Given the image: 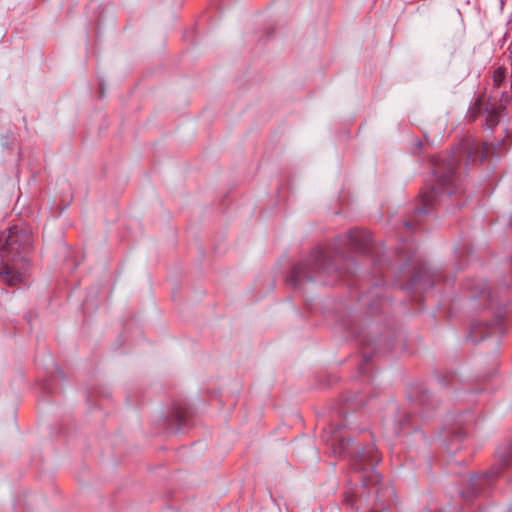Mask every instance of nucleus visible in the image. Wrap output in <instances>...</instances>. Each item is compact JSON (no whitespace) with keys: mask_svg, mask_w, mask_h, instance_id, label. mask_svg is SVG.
Here are the masks:
<instances>
[{"mask_svg":"<svg viewBox=\"0 0 512 512\" xmlns=\"http://www.w3.org/2000/svg\"><path fill=\"white\" fill-rule=\"evenodd\" d=\"M503 319L497 318L493 323H474L471 327L468 337L472 342H478L491 334L502 333Z\"/></svg>","mask_w":512,"mask_h":512,"instance_id":"6","label":"nucleus"},{"mask_svg":"<svg viewBox=\"0 0 512 512\" xmlns=\"http://www.w3.org/2000/svg\"><path fill=\"white\" fill-rule=\"evenodd\" d=\"M370 360H371V355H367V354L363 355L362 362H361V364L359 366V372H360L361 375L365 376V375L369 374L367 365L370 362Z\"/></svg>","mask_w":512,"mask_h":512,"instance_id":"16","label":"nucleus"},{"mask_svg":"<svg viewBox=\"0 0 512 512\" xmlns=\"http://www.w3.org/2000/svg\"><path fill=\"white\" fill-rule=\"evenodd\" d=\"M463 150L467 154L469 162L483 161L487 155V148L481 142L466 139L463 143Z\"/></svg>","mask_w":512,"mask_h":512,"instance_id":"7","label":"nucleus"},{"mask_svg":"<svg viewBox=\"0 0 512 512\" xmlns=\"http://www.w3.org/2000/svg\"><path fill=\"white\" fill-rule=\"evenodd\" d=\"M372 235L360 229H352L347 234L338 236L332 245L315 248L310 255L296 264L287 277V282L294 288H300L305 282L331 284L327 277L336 275L344 277L349 271L339 267L335 261L354 265L346 253L360 252L369 254L372 249Z\"/></svg>","mask_w":512,"mask_h":512,"instance_id":"1","label":"nucleus"},{"mask_svg":"<svg viewBox=\"0 0 512 512\" xmlns=\"http://www.w3.org/2000/svg\"><path fill=\"white\" fill-rule=\"evenodd\" d=\"M487 102H485L482 98H477L474 103L471 105L468 111V119L469 121H475L478 117L484 116L485 106Z\"/></svg>","mask_w":512,"mask_h":512,"instance_id":"12","label":"nucleus"},{"mask_svg":"<svg viewBox=\"0 0 512 512\" xmlns=\"http://www.w3.org/2000/svg\"><path fill=\"white\" fill-rule=\"evenodd\" d=\"M405 226H406L407 229H410L412 227V224H411L410 221H406L405 222Z\"/></svg>","mask_w":512,"mask_h":512,"instance_id":"18","label":"nucleus"},{"mask_svg":"<svg viewBox=\"0 0 512 512\" xmlns=\"http://www.w3.org/2000/svg\"><path fill=\"white\" fill-rule=\"evenodd\" d=\"M510 89H511V99H512V81H511V84H510Z\"/></svg>","mask_w":512,"mask_h":512,"instance_id":"19","label":"nucleus"},{"mask_svg":"<svg viewBox=\"0 0 512 512\" xmlns=\"http://www.w3.org/2000/svg\"><path fill=\"white\" fill-rule=\"evenodd\" d=\"M335 440L334 452L340 457L349 458L352 461L355 471L361 474L360 479L364 487L381 482V475L376 471L380 457L374 444L360 448L352 439L335 437Z\"/></svg>","mask_w":512,"mask_h":512,"instance_id":"3","label":"nucleus"},{"mask_svg":"<svg viewBox=\"0 0 512 512\" xmlns=\"http://www.w3.org/2000/svg\"><path fill=\"white\" fill-rule=\"evenodd\" d=\"M362 344L366 347H372L373 349H375V347L373 346V343L370 341V340H367V339H362L361 340Z\"/></svg>","mask_w":512,"mask_h":512,"instance_id":"17","label":"nucleus"},{"mask_svg":"<svg viewBox=\"0 0 512 512\" xmlns=\"http://www.w3.org/2000/svg\"><path fill=\"white\" fill-rule=\"evenodd\" d=\"M512 464V440L500 445L495 451V463L485 473L470 478L469 489L461 491L460 495L466 502H472L476 497L484 495L493 485L500 473Z\"/></svg>","mask_w":512,"mask_h":512,"instance_id":"5","label":"nucleus"},{"mask_svg":"<svg viewBox=\"0 0 512 512\" xmlns=\"http://www.w3.org/2000/svg\"><path fill=\"white\" fill-rule=\"evenodd\" d=\"M434 184L430 187H425L420 192L421 204L415 208L414 218L418 220L419 217L429 213V210L444 196L449 197L454 194L458 189V177L455 172V159H449L442 164H435L433 171Z\"/></svg>","mask_w":512,"mask_h":512,"instance_id":"4","label":"nucleus"},{"mask_svg":"<svg viewBox=\"0 0 512 512\" xmlns=\"http://www.w3.org/2000/svg\"><path fill=\"white\" fill-rule=\"evenodd\" d=\"M33 248V235L23 226L9 228L0 252V279L9 286L23 281L29 268L28 254Z\"/></svg>","mask_w":512,"mask_h":512,"instance_id":"2","label":"nucleus"},{"mask_svg":"<svg viewBox=\"0 0 512 512\" xmlns=\"http://www.w3.org/2000/svg\"><path fill=\"white\" fill-rule=\"evenodd\" d=\"M472 296L476 299H485L488 301L487 306L492 305V293L487 286V283L481 282L473 287Z\"/></svg>","mask_w":512,"mask_h":512,"instance_id":"11","label":"nucleus"},{"mask_svg":"<svg viewBox=\"0 0 512 512\" xmlns=\"http://www.w3.org/2000/svg\"><path fill=\"white\" fill-rule=\"evenodd\" d=\"M173 418L177 424L176 430H182L184 423H185V413L181 410H177L173 414Z\"/></svg>","mask_w":512,"mask_h":512,"instance_id":"15","label":"nucleus"},{"mask_svg":"<svg viewBox=\"0 0 512 512\" xmlns=\"http://www.w3.org/2000/svg\"><path fill=\"white\" fill-rule=\"evenodd\" d=\"M505 77H506V68L498 67L497 69H495L493 72L494 86L500 87L504 83Z\"/></svg>","mask_w":512,"mask_h":512,"instance_id":"14","label":"nucleus"},{"mask_svg":"<svg viewBox=\"0 0 512 512\" xmlns=\"http://www.w3.org/2000/svg\"><path fill=\"white\" fill-rule=\"evenodd\" d=\"M417 404L422 408L423 413L430 409H435L438 405V401L427 390H422L417 396Z\"/></svg>","mask_w":512,"mask_h":512,"instance_id":"9","label":"nucleus"},{"mask_svg":"<svg viewBox=\"0 0 512 512\" xmlns=\"http://www.w3.org/2000/svg\"><path fill=\"white\" fill-rule=\"evenodd\" d=\"M414 418L411 416L410 413L407 412H399L397 415V422H398V429L396 433L404 431L407 427L412 425Z\"/></svg>","mask_w":512,"mask_h":512,"instance_id":"13","label":"nucleus"},{"mask_svg":"<svg viewBox=\"0 0 512 512\" xmlns=\"http://www.w3.org/2000/svg\"><path fill=\"white\" fill-rule=\"evenodd\" d=\"M422 284L427 287H431L433 285L432 281L430 280V275L428 274L426 268L419 269L417 272L414 273V275L411 278L412 287L416 288Z\"/></svg>","mask_w":512,"mask_h":512,"instance_id":"10","label":"nucleus"},{"mask_svg":"<svg viewBox=\"0 0 512 512\" xmlns=\"http://www.w3.org/2000/svg\"><path fill=\"white\" fill-rule=\"evenodd\" d=\"M501 111H502L501 104H498L496 102H493V103L487 102V104L485 106V111H484L483 117L485 120V125L489 129H492L499 123V120L501 117Z\"/></svg>","mask_w":512,"mask_h":512,"instance_id":"8","label":"nucleus"}]
</instances>
